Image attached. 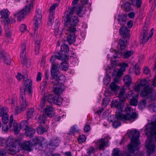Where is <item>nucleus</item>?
Listing matches in <instances>:
<instances>
[{"instance_id": "63", "label": "nucleus", "mask_w": 156, "mask_h": 156, "mask_svg": "<svg viewBox=\"0 0 156 156\" xmlns=\"http://www.w3.org/2000/svg\"><path fill=\"white\" fill-rule=\"evenodd\" d=\"M149 107L153 109L154 112H156V104L152 103L149 105Z\"/></svg>"}, {"instance_id": "18", "label": "nucleus", "mask_w": 156, "mask_h": 156, "mask_svg": "<svg viewBox=\"0 0 156 156\" xmlns=\"http://www.w3.org/2000/svg\"><path fill=\"white\" fill-rule=\"evenodd\" d=\"M5 23V29L6 35L7 36H10L11 35V32L10 30V24L15 22V20L12 19L11 20H6L4 21Z\"/></svg>"}, {"instance_id": "19", "label": "nucleus", "mask_w": 156, "mask_h": 156, "mask_svg": "<svg viewBox=\"0 0 156 156\" xmlns=\"http://www.w3.org/2000/svg\"><path fill=\"white\" fill-rule=\"evenodd\" d=\"M26 45L25 43L22 44L21 48V52L20 53V57H21V61L23 64L26 65L27 63V60L26 56Z\"/></svg>"}, {"instance_id": "47", "label": "nucleus", "mask_w": 156, "mask_h": 156, "mask_svg": "<svg viewBox=\"0 0 156 156\" xmlns=\"http://www.w3.org/2000/svg\"><path fill=\"white\" fill-rule=\"evenodd\" d=\"M113 156H121V152L119 148H114L113 152Z\"/></svg>"}, {"instance_id": "4", "label": "nucleus", "mask_w": 156, "mask_h": 156, "mask_svg": "<svg viewBox=\"0 0 156 156\" xmlns=\"http://www.w3.org/2000/svg\"><path fill=\"white\" fill-rule=\"evenodd\" d=\"M58 67V64L53 65V66L51 70V74L52 76V78L51 79L54 80L53 81L54 82L60 81L61 83H64L66 80L65 76L64 75L58 76L59 72Z\"/></svg>"}, {"instance_id": "45", "label": "nucleus", "mask_w": 156, "mask_h": 156, "mask_svg": "<svg viewBox=\"0 0 156 156\" xmlns=\"http://www.w3.org/2000/svg\"><path fill=\"white\" fill-rule=\"evenodd\" d=\"M117 120H115L112 123V126L113 127L115 128H116L119 126L121 125V123L119 120H121V119H118L116 117V115H115Z\"/></svg>"}, {"instance_id": "8", "label": "nucleus", "mask_w": 156, "mask_h": 156, "mask_svg": "<svg viewBox=\"0 0 156 156\" xmlns=\"http://www.w3.org/2000/svg\"><path fill=\"white\" fill-rule=\"evenodd\" d=\"M64 83H61L60 81L55 82L52 81L51 82V84L54 85L53 91L56 95H58L64 91L65 88Z\"/></svg>"}, {"instance_id": "60", "label": "nucleus", "mask_w": 156, "mask_h": 156, "mask_svg": "<svg viewBox=\"0 0 156 156\" xmlns=\"http://www.w3.org/2000/svg\"><path fill=\"white\" fill-rule=\"evenodd\" d=\"M121 67H120L121 69H122L123 71H124L125 68L128 66V65L124 62H123L121 64Z\"/></svg>"}, {"instance_id": "11", "label": "nucleus", "mask_w": 156, "mask_h": 156, "mask_svg": "<svg viewBox=\"0 0 156 156\" xmlns=\"http://www.w3.org/2000/svg\"><path fill=\"white\" fill-rule=\"evenodd\" d=\"M116 117L118 119L122 120L124 121L129 120L131 119H135L136 118L137 114L136 112H133L131 115H125L119 112L116 113Z\"/></svg>"}, {"instance_id": "64", "label": "nucleus", "mask_w": 156, "mask_h": 156, "mask_svg": "<svg viewBox=\"0 0 156 156\" xmlns=\"http://www.w3.org/2000/svg\"><path fill=\"white\" fill-rule=\"evenodd\" d=\"M41 73L40 72H38L37 73V76L36 78V81L37 82L40 81L41 79Z\"/></svg>"}, {"instance_id": "52", "label": "nucleus", "mask_w": 156, "mask_h": 156, "mask_svg": "<svg viewBox=\"0 0 156 156\" xmlns=\"http://www.w3.org/2000/svg\"><path fill=\"white\" fill-rule=\"evenodd\" d=\"M133 110L132 108L129 106H128L125 108V112L126 115H130L131 113L133 112Z\"/></svg>"}, {"instance_id": "2", "label": "nucleus", "mask_w": 156, "mask_h": 156, "mask_svg": "<svg viewBox=\"0 0 156 156\" xmlns=\"http://www.w3.org/2000/svg\"><path fill=\"white\" fill-rule=\"evenodd\" d=\"M140 133L136 129L130 131L129 133V136L131 138L130 143L128 146L129 151L133 154L137 152L138 149V146L140 142L139 138Z\"/></svg>"}, {"instance_id": "16", "label": "nucleus", "mask_w": 156, "mask_h": 156, "mask_svg": "<svg viewBox=\"0 0 156 156\" xmlns=\"http://www.w3.org/2000/svg\"><path fill=\"white\" fill-rule=\"evenodd\" d=\"M152 89L150 86H147L141 91L140 96L143 98H149L151 96Z\"/></svg>"}, {"instance_id": "41", "label": "nucleus", "mask_w": 156, "mask_h": 156, "mask_svg": "<svg viewBox=\"0 0 156 156\" xmlns=\"http://www.w3.org/2000/svg\"><path fill=\"white\" fill-rule=\"evenodd\" d=\"M54 12H51V13H50V15L48 19V25L50 26L52 25L54 20Z\"/></svg>"}, {"instance_id": "25", "label": "nucleus", "mask_w": 156, "mask_h": 156, "mask_svg": "<svg viewBox=\"0 0 156 156\" xmlns=\"http://www.w3.org/2000/svg\"><path fill=\"white\" fill-rule=\"evenodd\" d=\"M0 13L2 15L1 18L5 20H11L12 19L10 20V19H8L9 15V12L7 9H3L0 12Z\"/></svg>"}, {"instance_id": "23", "label": "nucleus", "mask_w": 156, "mask_h": 156, "mask_svg": "<svg viewBox=\"0 0 156 156\" xmlns=\"http://www.w3.org/2000/svg\"><path fill=\"white\" fill-rule=\"evenodd\" d=\"M53 108L52 107L47 106L44 109L45 114L50 117H53L54 114V113Z\"/></svg>"}, {"instance_id": "50", "label": "nucleus", "mask_w": 156, "mask_h": 156, "mask_svg": "<svg viewBox=\"0 0 156 156\" xmlns=\"http://www.w3.org/2000/svg\"><path fill=\"white\" fill-rule=\"evenodd\" d=\"M86 137L85 135H82L80 136L78 138V141L79 143H81L84 142L86 140Z\"/></svg>"}, {"instance_id": "22", "label": "nucleus", "mask_w": 156, "mask_h": 156, "mask_svg": "<svg viewBox=\"0 0 156 156\" xmlns=\"http://www.w3.org/2000/svg\"><path fill=\"white\" fill-rule=\"evenodd\" d=\"M51 147L49 146V144H47L45 142L44 140L41 141V143L39 144L38 148L41 151H43L45 152V151L47 149H50Z\"/></svg>"}, {"instance_id": "32", "label": "nucleus", "mask_w": 156, "mask_h": 156, "mask_svg": "<svg viewBox=\"0 0 156 156\" xmlns=\"http://www.w3.org/2000/svg\"><path fill=\"white\" fill-rule=\"evenodd\" d=\"M123 81L125 85L129 87L131 83L132 79L130 76L126 75L124 77Z\"/></svg>"}, {"instance_id": "20", "label": "nucleus", "mask_w": 156, "mask_h": 156, "mask_svg": "<svg viewBox=\"0 0 156 156\" xmlns=\"http://www.w3.org/2000/svg\"><path fill=\"white\" fill-rule=\"evenodd\" d=\"M146 147L148 150L147 155L150 156L154 152L155 148V146L152 143V141L150 140L148 141H146Z\"/></svg>"}, {"instance_id": "30", "label": "nucleus", "mask_w": 156, "mask_h": 156, "mask_svg": "<svg viewBox=\"0 0 156 156\" xmlns=\"http://www.w3.org/2000/svg\"><path fill=\"white\" fill-rule=\"evenodd\" d=\"M83 7L81 6H78L76 8V13L80 17H83L85 15V13L83 12Z\"/></svg>"}, {"instance_id": "42", "label": "nucleus", "mask_w": 156, "mask_h": 156, "mask_svg": "<svg viewBox=\"0 0 156 156\" xmlns=\"http://www.w3.org/2000/svg\"><path fill=\"white\" fill-rule=\"evenodd\" d=\"M8 111V109L7 108L3 107L0 108V116L7 114Z\"/></svg>"}, {"instance_id": "28", "label": "nucleus", "mask_w": 156, "mask_h": 156, "mask_svg": "<svg viewBox=\"0 0 156 156\" xmlns=\"http://www.w3.org/2000/svg\"><path fill=\"white\" fill-rule=\"evenodd\" d=\"M32 144L29 141H25L22 145V147L24 150L29 151H31L32 150L31 147Z\"/></svg>"}, {"instance_id": "3", "label": "nucleus", "mask_w": 156, "mask_h": 156, "mask_svg": "<svg viewBox=\"0 0 156 156\" xmlns=\"http://www.w3.org/2000/svg\"><path fill=\"white\" fill-rule=\"evenodd\" d=\"M119 33L123 38L120 39L119 41V44L120 46V49H124L126 47V43L127 42L128 39H126V37H128L129 30L126 26H122L120 28Z\"/></svg>"}, {"instance_id": "26", "label": "nucleus", "mask_w": 156, "mask_h": 156, "mask_svg": "<svg viewBox=\"0 0 156 156\" xmlns=\"http://www.w3.org/2000/svg\"><path fill=\"white\" fill-rule=\"evenodd\" d=\"M60 142V140L57 137H53L49 142V146L50 147L55 146L57 147Z\"/></svg>"}, {"instance_id": "39", "label": "nucleus", "mask_w": 156, "mask_h": 156, "mask_svg": "<svg viewBox=\"0 0 156 156\" xmlns=\"http://www.w3.org/2000/svg\"><path fill=\"white\" fill-rule=\"evenodd\" d=\"M133 4L135 5L137 8H139L142 4V0H131Z\"/></svg>"}, {"instance_id": "36", "label": "nucleus", "mask_w": 156, "mask_h": 156, "mask_svg": "<svg viewBox=\"0 0 156 156\" xmlns=\"http://www.w3.org/2000/svg\"><path fill=\"white\" fill-rule=\"evenodd\" d=\"M138 94H137L135 97H133L132 99H131L130 101L131 105L133 106H136L137 105L138 102Z\"/></svg>"}, {"instance_id": "43", "label": "nucleus", "mask_w": 156, "mask_h": 156, "mask_svg": "<svg viewBox=\"0 0 156 156\" xmlns=\"http://www.w3.org/2000/svg\"><path fill=\"white\" fill-rule=\"evenodd\" d=\"M37 133L38 134H41L46 131V129L41 125H39L37 129Z\"/></svg>"}, {"instance_id": "1", "label": "nucleus", "mask_w": 156, "mask_h": 156, "mask_svg": "<svg viewBox=\"0 0 156 156\" xmlns=\"http://www.w3.org/2000/svg\"><path fill=\"white\" fill-rule=\"evenodd\" d=\"M32 84L31 80L29 79H27L25 83V88L21 89L20 94V105L19 107H17L15 110V115H18L26 109L28 104L26 101L25 92L26 90H27L29 93L31 94L32 93Z\"/></svg>"}, {"instance_id": "49", "label": "nucleus", "mask_w": 156, "mask_h": 156, "mask_svg": "<svg viewBox=\"0 0 156 156\" xmlns=\"http://www.w3.org/2000/svg\"><path fill=\"white\" fill-rule=\"evenodd\" d=\"M75 10V7H73L70 8L69 9V11H68L67 12V15H69V16H71L72 15Z\"/></svg>"}, {"instance_id": "35", "label": "nucleus", "mask_w": 156, "mask_h": 156, "mask_svg": "<svg viewBox=\"0 0 156 156\" xmlns=\"http://www.w3.org/2000/svg\"><path fill=\"white\" fill-rule=\"evenodd\" d=\"M44 139L43 137H41L39 138L35 137L33 139V144L34 145H36L37 144H40L41 141L44 140Z\"/></svg>"}, {"instance_id": "17", "label": "nucleus", "mask_w": 156, "mask_h": 156, "mask_svg": "<svg viewBox=\"0 0 156 156\" xmlns=\"http://www.w3.org/2000/svg\"><path fill=\"white\" fill-rule=\"evenodd\" d=\"M111 106L112 107L117 109V112L115 113L118 112L121 113L123 110L122 103L119 100H113L111 103Z\"/></svg>"}, {"instance_id": "62", "label": "nucleus", "mask_w": 156, "mask_h": 156, "mask_svg": "<svg viewBox=\"0 0 156 156\" xmlns=\"http://www.w3.org/2000/svg\"><path fill=\"white\" fill-rule=\"evenodd\" d=\"M46 99L45 97H43L40 104V106L41 107H43L45 106Z\"/></svg>"}, {"instance_id": "51", "label": "nucleus", "mask_w": 156, "mask_h": 156, "mask_svg": "<svg viewBox=\"0 0 156 156\" xmlns=\"http://www.w3.org/2000/svg\"><path fill=\"white\" fill-rule=\"evenodd\" d=\"M20 126V129H21V128L20 126H21L22 127H26V128H28L27 127L28 126V121L27 120H24L22 121L21 122L20 124H18Z\"/></svg>"}, {"instance_id": "7", "label": "nucleus", "mask_w": 156, "mask_h": 156, "mask_svg": "<svg viewBox=\"0 0 156 156\" xmlns=\"http://www.w3.org/2000/svg\"><path fill=\"white\" fill-rule=\"evenodd\" d=\"M110 87L112 91L116 92L119 94V98L121 101H124L126 95L124 94V89L120 88L114 82H112L111 83L110 85Z\"/></svg>"}, {"instance_id": "59", "label": "nucleus", "mask_w": 156, "mask_h": 156, "mask_svg": "<svg viewBox=\"0 0 156 156\" xmlns=\"http://www.w3.org/2000/svg\"><path fill=\"white\" fill-rule=\"evenodd\" d=\"M16 77L20 81L22 79H24L25 78V76L23 75H22L20 73H17V75L16 76Z\"/></svg>"}, {"instance_id": "12", "label": "nucleus", "mask_w": 156, "mask_h": 156, "mask_svg": "<svg viewBox=\"0 0 156 156\" xmlns=\"http://www.w3.org/2000/svg\"><path fill=\"white\" fill-rule=\"evenodd\" d=\"M7 152L9 154H14L18 152V149L15 145L10 146L9 149H7V150L4 149H0V156L5 155Z\"/></svg>"}, {"instance_id": "24", "label": "nucleus", "mask_w": 156, "mask_h": 156, "mask_svg": "<svg viewBox=\"0 0 156 156\" xmlns=\"http://www.w3.org/2000/svg\"><path fill=\"white\" fill-rule=\"evenodd\" d=\"M106 142L105 139H100L97 143L98 148L100 150H104V147L106 145Z\"/></svg>"}, {"instance_id": "46", "label": "nucleus", "mask_w": 156, "mask_h": 156, "mask_svg": "<svg viewBox=\"0 0 156 156\" xmlns=\"http://www.w3.org/2000/svg\"><path fill=\"white\" fill-rule=\"evenodd\" d=\"M46 121V116L42 115L40 116L38 118V122L41 124H43Z\"/></svg>"}, {"instance_id": "61", "label": "nucleus", "mask_w": 156, "mask_h": 156, "mask_svg": "<svg viewBox=\"0 0 156 156\" xmlns=\"http://www.w3.org/2000/svg\"><path fill=\"white\" fill-rule=\"evenodd\" d=\"M27 30V27L24 24H22L20 27V30L21 32H23L26 31Z\"/></svg>"}, {"instance_id": "27", "label": "nucleus", "mask_w": 156, "mask_h": 156, "mask_svg": "<svg viewBox=\"0 0 156 156\" xmlns=\"http://www.w3.org/2000/svg\"><path fill=\"white\" fill-rule=\"evenodd\" d=\"M67 41L70 44L75 42L76 41L75 34L73 33H70L67 37Z\"/></svg>"}, {"instance_id": "13", "label": "nucleus", "mask_w": 156, "mask_h": 156, "mask_svg": "<svg viewBox=\"0 0 156 156\" xmlns=\"http://www.w3.org/2000/svg\"><path fill=\"white\" fill-rule=\"evenodd\" d=\"M48 101L50 103L53 102L54 104L59 105L62 104V98L58 95L53 96L51 95H49L48 96Z\"/></svg>"}, {"instance_id": "44", "label": "nucleus", "mask_w": 156, "mask_h": 156, "mask_svg": "<svg viewBox=\"0 0 156 156\" xmlns=\"http://www.w3.org/2000/svg\"><path fill=\"white\" fill-rule=\"evenodd\" d=\"M147 104V101L145 99H143L141 101H140L138 105V108L140 109H142L144 108Z\"/></svg>"}, {"instance_id": "5", "label": "nucleus", "mask_w": 156, "mask_h": 156, "mask_svg": "<svg viewBox=\"0 0 156 156\" xmlns=\"http://www.w3.org/2000/svg\"><path fill=\"white\" fill-rule=\"evenodd\" d=\"M28 2H29L27 1V5L25 6L22 10L14 13V16L17 17L18 20L20 21L22 20L30 11L31 9L33 7V2H30L29 3Z\"/></svg>"}, {"instance_id": "57", "label": "nucleus", "mask_w": 156, "mask_h": 156, "mask_svg": "<svg viewBox=\"0 0 156 156\" xmlns=\"http://www.w3.org/2000/svg\"><path fill=\"white\" fill-rule=\"evenodd\" d=\"M110 77H108L107 78H104L103 79V82L104 84L105 85H108L110 82Z\"/></svg>"}, {"instance_id": "34", "label": "nucleus", "mask_w": 156, "mask_h": 156, "mask_svg": "<svg viewBox=\"0 0 156 156\" xmlns=\"http://www.w3.org/2000/svg\"><path fill=\"white\" fill-rule=\"evenodd\" d=\"M34 112V108H31L28 109L27 112V115L28 120L31 119L33 115Z\"/></svg>"}, {"instance_id": "58", "label": "nucleus", "mask_w": 156, "mask_h": 156, "mask_svg": "<svg viewBox=\"0 0 156 156\" xmlns=\"http://www.w3.org/2000/svg\"><path fill=\"white\" fill-rule=\"evenodd\" d=\"M124 94L125 95H126V96L124 99H125L126 97H134L133 96L134 95V92L133 91L130 90L128 92V94H127V96L126 94Z\"/></svg>"}, {"instance_id": "55", "label": "nucleus", "mask_w": 156, "mask_h": 156, "mask_svg": "<svg viewBox=\"0 0 156 156\" xmlns=\"http://www.w3.org/2000/svg\"><path fill=\"white\" fill-rule=\"evenodd\" d=\"M75 26L71 25L69 27V31L70 32V33H73L75 34V32L76 31V28L75 27Z\"/></svg>"}, {"instance_id": "48", "label": "nucleus", "mask_w": 156, "mask_h": 156, "mask_svg": "<svg viewBox=\"0 0 156 156\" xmlns=\"http://www.w3.org/2000/svg\"><path fill=\"white\" fill-rule=\"evenodd\" d=\"M69 50V48L68 45L66 44H63L62 45L61 47V50L62 52H67Z\"/></svg>"}, {"instance_id": "38", "label": "nucleus", "mask_w": 156, "mask_h": 156, "mask_svg": "<svg viewBox=\"0 0 156 156\" xmlns=\"http://www.w3.org/2000/svg\"><path fill=\"white\" fill-rule=\"evenodd\" d=\"M40 40H37L35 42V52L36 55L39 53L40 47Z\"/></svg>"}, {"instance_id": "37", "label": "nucleus", "mask_w": 156, "mask_h": 156, "mask_svg": "<svg viewBox=\"0 0 156 156\" xmlns=\"http://www.w3.org/2000/svg\"><path fill=\"white\" fill-rule=\"evenodd\" d=\"M68 61V60L67 61H63V62H62L61 65V69L65 71H67L69 68V65L67 62Z\"/></svg>"}, {"instance_id": "14", "label": "nucleus", "mask_w": 156, "mask_h": 156, "mask_svg": "<svg viewBox=\"0 0 156 156\" xmlns=\"http://www.w3.org/2000/svg\"><path fill=\"white\" fill-rule=\"evenodd\" d=\"M149 81V79H144L140 81L139 84H136L134 87L135 91L139 92L141 89L142 87L144 88L146 86H149L148 83Z\"/></svg>"}, {"instance_id": "40", "label": "nucleus", "mask_w": 156, "mask_h": 156, "mask_svg": "<svg viewBox=\"0 0 156 156\" xmlns=\"http://www.w3.org/2000/svg\"><path fill=\"white\" fill-rule=\"evenodd\" d=\"M122 7L127 12L130 11L131 9V4L128 2H126L123 5Z\"/></svg>"}, {"instance_id": "54", "label": "nucleus", "mask_w": 156, "mask_h": 156, "mask_svg": "<svg viewBox=\"0 0 156 156\" xmlns=\"http://www.w3.org/2000/svg\"><path fill=\"white\" fill-rule=\"evenodd\" d=\"M134 68L135 71V73L136 75H140V69L138 64H136L134 67Z\"/></svg>"}, {"instance_id": "6", "label": "nucleus", "mask_w": 156, "mask_h": 156, "mask_svg": "<svg viewBox=\"0 0 156 156\" xmlns=\"http://www.w3.org/2000/svg\"><path fill=\"white\" fill-rule=\"evenodd\" d=\"M42 17L41 10L39 9H36V13L34 18V36L36 35L37 36L40 24L41 22Z\"/></svg>"}, {"instance_id": "31", "label": "nucleus", "mask_w": 156, "mask_h": 156, "mask_svg": "<svg viewBox=\"0 0 156 156\" xmlns=\"http://www.w3.org/2000/svg\"><path fill=\"white\" fill-rule=\"evenodd\" d=\"M119 49L120 51L122 50L120 49L119 48ZM123 49H122L123 50ZM120 52L122 53V55L123 58H128L129 57L131 56L133 53L134 51L133 50L128 51H125L123 53H122V51H120Z\"/></svg>"}, {"instance_id": "33", "label": "nucleus", "mask_w": 156, "mask_h": 156, "mask_svg": "<svg viewBox=\"0 0 156 156\" xmlns=\"http://www.w3.org/2000/svg\"><path fill=\"white\" fill-rule=\"evenodd\" d=\"M126 16L124 14L120 15L118 19L119 23L122 26L126 23Z\"/></svg>"}, {"instance_id": "15", "label": "nucleus", "mask_w": 156, "mask_h": 156, "mask_svg": "<svg viewBox=\"0 0 156 156\" xmlns=\"http://www.w3.org/2000/svg\"><path fill=\"white\" fill-rule=\"evenodd\" d=\"M64 21L66 23L70 22L71 25L76 26L79 22L78 16H75L71 18L69 15H66L64 19Z\"/></svg>"}, {"instance_id": "21", "label": "nucleus", "mask_w": 156, "mask_h": 156, "mask_svg": "<svg viewBox=\"0 0 156 156\" xmlns=\"http://www.w3.org/2000/svg\"><path fill=\"white\" fill-rule=\"evenodd\" d=\"M151 34L148 36V33H144L141 35L140 42L143 44H144L148 41L149 38L151 37L153 34V29H152L150 31Z\"/></svg>"}, {"instance_id": "53", "label": "nucleus", "mask_w": 156, "mask_h": 156, "mask_svg": "<svg viewBox=\"0 0 156 156\" xmlns=\"http://www.w3.org/2000/svg\"><path fill=\"white\" fill-rule=\"evenodd\" d=\"M2 117V120L4 124H6L8 121V116L7 114Z\"/></svg>"}, {"instance_id": "9", "label": "nucleus", "mask_w": 156, "mask_h": 156, "mask_svg": "<svg viewBox=\"0 0 156 156\" xmlns=\"http://www.w3.org/2000/svg\"><path fill=\"white\" fill-rule=\"evenodd\" d=\"M56 59L61 61H67L68 60L69 58L68 56L65 54H62L60 52L55 53L54 55L51 56L50 58V62L52 64V66L53 65H57L58 64H54L55 61Z\"/></svg>"}, {"instance_id": "29", "label": "nucleus", "mask_w": 156, "mask_h": 156, "mask_svg": "<svg viewBox=\"0 0 156 156\" xmlns=\"http://www.w3.org/2000/svg\"><path fill=\"white\" fill-rule=\"evenodd\" d=\"M25 134L27 136L32 137L35 133V130L32 128H26Z\"/></svg>"}, {"instance_id": "56", "label": "nucleus", "mask_w": 156, "mask_h": 156, "mask_svg": "<svg viewBox=\"0 0 156 156\" xmlns=\"http://www.w3.org/2000/svg\"><path fill=\"white\" fill-rule=\"evenodd\" d=\"M58 6V4L57 3H55L51 5L50 8V13H51V12H54L55 9Z\"/></svg>"}, {"instance_id": "10", "label": "nucleus", "mask_w": 156, "mask_h": 156, "mask_svg": "<svg viewBox=\"0 0 156 156\" xmlns=\"http://www.w3.org/2000/svg\"><path fill=\"white\" fill-rule=\"evenodd\" d=\"M9 128L11 130L14 131V133L15 135L18 134L20 130L19 125L15 121L13 120V116L12 114L10 115Z\"/></svg>"}]
</instances>
